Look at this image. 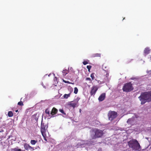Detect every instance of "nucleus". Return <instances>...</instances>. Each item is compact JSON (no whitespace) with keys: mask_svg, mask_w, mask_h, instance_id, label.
Segmentation results:
<instances>
[{"mask_svg":"<svg viewBox=\"0 0 151 151\" xmlns=\"http://www.w3.org/2000/svg\"><path fill=\"white\" fill-rule=\"evenodd\" d=\"M117 113L114 111H109L108 114L109 120L112 121L117 116Z\"/></svg>","mask_w":151,"mask_h":151,"instance_id":"5","label":"nucleus"},{"mask_svg":"<svg viewBox=\"0 0 151 151\" xmlns=\"http://www.w3.org/2000/svg\"><path fill=\"white\" fill-rule=\"evenodd\" d=\"M14 151H22L21 149H18L17 148H15L14 149Z\"/></svg>","mask_w":151,"mask_h":151,"instance_id":"28","label":"nucleus"},{"mask_svg":"<svg viewBox=\"0 0 151 151\" xmlns=\"http://www.w3.org/2000/svg\"><path fill=\"white\" fill-rule=\"evenodd\" d=\"M102 68L104 70V71L105 70L104 69L106 68V67L105 66H104V65H103Z\"/></svg>","mask_w":151,"mask_h":151,"instance_id":"33","label":"nucleus"},{"mask_svg":"<svg viewBox=\"0 0 151 151\" xmlns=\"http://www.w3.org/2000/svg\"><path fill=\"white\" fill-rule=\"evenodd\" d=\"M2 122L1 120H0V122Z\"/></svg>","mask_w":151,"mask_h":151,"instance_id":"40","label":"nucleus"},{"mask_svg":"<svg viewBox=\"0 0 151 151\" xmlns=\"http://www.w3.org/2000/svg\"><path fill=\"white\" fill-rule=\"evenodd\" d=\"M38 118H36L34 119L35 120V121H34V122H37V123L38 122Z\"/></svg>","mask_w":151,"mask_h":151,"instance_id":"29","label":"nucleus"},{"mask_svg":"<svg viewBox=\"0 0 151 151\" xmlns=\"http://www.w3.org/2000/svg\"><path fill=\"white\" fill-rule=\"evenodd\" d=\"M105 95L106 94L105 93H102L99 97V101H103L105 99Z\"/></svg>","mask_w":151,"mask_h":151,"instance_id":"9","label":"nucleus"},{"mask_svg":"<svg viewBox=\"0 0 151 151\" xmlns=\"http://www.w3.org/2000/svg\"><path fill=\"white\" fill-rule=\"evenodd\" d=\"M86 81H91V79L90 78H87L86 79Z\"/></svg>","mask_w":151,"mask_h":151,"instance_id":"31","label":"nucleus"},{"mask_svg":"<svg viewBox=\"0 0 151 151\" xmlns=\"http://www.w3.org/2000/svg\"><path fill=\"white\" fill-rule=\"evenodd\" d=\"M98 88L96 86H93L91 89L90 93L91 95H94L96 93Z\"/></svg>","mask_w":151,"mask_h":151,"instance_id":"7","label":"nucleus"},{"mask_svg":"<svg viewBox=\"0 0 151 151\" xmlns=\"http://www.w3.org/2000/svg\"><path fill=\"white\" fill-rule=\"evenodd\" d=\"M105 71L106 72V78H104V81H109L108 76H109V71L108 70H106Z\"/></svg>","mask_w":151,"mask_h":151,"instance_id":"10","label":"nucleus"},{"mask_svg":"<svg viewBox=\"0 0 151 151\" xmlns=\"http://www.w3.org/2000/svg\"><path fill=\"white\" fill-rule=\"evenodd\" d=\"M69 70L66 69L63 70L62 72L63 75V76H65L69 72Z\"/></svg>","mask_w":151,"mask_h":151,"instance_id":"16","label":"nucleus"},{"mask_svg":"<svg viewBox=\"0 0 151 151\" xmlns=\"http://www.w3.org/2000/svg\"><path fill=\"white\" fill-rule=\"evenodd\" d=\"M48 127V125L47 123H41V132H46Z\"/></svg>","mask_w":151,"mask_h":151,"instance_id":"6","label":"nucleus"},{"mask_svg":"<svg viewBox=\"0 0 151 151\" xmlns=\"http://www.w3.org/2000/svg\"><path fill=\"white\" fill-rule=\"evenodd\" d=\"M46 137H44V140H45L47 142V139H46Z\"/></svg>","mask_w":151,"mask_h":151,"instance_id":"35","label":"nucleus"},{"mask_svg":"<svg viewBox=\"0 0 151 151\" xmlns=\"http://www.w3.org/2000/svg\"><path fill=\"white\" fill-rule=\"evenodd\" d=\"M94 75V73H91V75L90 76L91 77V78L93 80L95 78Z\"/></svg>","mask_w":151,"mask_h":151,"instance_id":"23","label":"nucleus"},{"mask_svg":"<svg viewBox=\"0 0 151 151\" xmlns=\"http://www.w3.org/2000/svg\"><path fill=\"white\" fill-rule=\"evenodd\" d=\"M29 149H30L31 150H34V148L31 147L30 145H29Z\"/></svg>","mask_w":151,"mask_h":151,"instance_id":"32","label":"nucleus"},{"mask_svg":"<svg viewBox=\"0 0 151 151\" xmlns=\"http://www.w3.org/2000/svg\"><path fill=\"white\" fill-rule=\"evenodd\" d=\"M22 99V98H21V100Z\"/></svg>","mask_w":151,"mask_h":151,"instance_id":"42","label":"nucleus"},{"mask_svg":"<svg viewBox=\"0 0 151 151\" xmlns=\"http://www.w3.org/2000/svg\"><path fill=\"white\" fill-rule=\"evenodd\" d=\"M70 93H69L68 94H65L64 95V98L67 99L68 97H70Z\"/></svg>","mask_w":151,"mask_h":151,"instance_id":"20","label":"nucleus"},{"mask_svg":"<svg viewBox=\"0 0 151 151\" xmlns=\"http://www.w3.org/2000/svg\"><path fill=\"white\" fill-rule=\"evenodd\" d=\"M142 97L147 100V102H149L151 101V92H145L141 93L140 96L138 97V98Z\"/></svg>","mask_w":151,"mask_h":151,"instance_id":"4","label":"nucleus"},{"mask_svg":"<svg viewBox=\"0 0 151 151\" xmlns=\"http://www.w3.org/2000/svg\"><path fill=\"white\" fill-rule=\"evenodd\" d=\"M128 145L130 148L135 151H140L141 148L139 144L137 139H132L128 142Z\"/></svg>","mask_w":151,"mask_h":151,"instance_id":"1","label":"nucleus"},{"mask_svg":"<svg viewBox=\"0 0 151 151\" xmlns=\"http://www.w3.org/2000/svg\"><path fill=\"white\" fill-rule=\"evenodd\" d=\"M50 108H47L45 110V113L46 114H47L49 116H51V115H50Z\"/></svg>","mask_w":151,"mask_h":151,"instance_id":"12","label":"nucleus"},{"mask_svg":"<svg viewBox=\"0 0 151 151\" xmlns=\"http://www.w3.org/2000/svg\"><path fill=\"white\" fill-rule=\"evenodd\" d=\"M129 119H128V121H127V122L128 123V121H129Z\"/></svg>","mask_w":151,"mask_h":151,"instance_id":"38","label":"nucleus"},{"mask_svg":"<svg viewBox=\"0 0 151 151\" xmlns=\"http://www.w3.org/2000/svg\"><path fill=\"white\" fill-rule=\"evenodd\" d=\"M1 132V130H0V132Z\"/></svg>","mask_w":151,"mask_h":151,"instance_id":"41","label":"nucleus"},{"mask_svg":"<svg viewBox=\"0 0 151 151\" xmlns=\"http://www.w3.org/2000/svg\"><path fill=\"white\" fill-rule=\"evenodd\" d=\"M41 123H42V120H41Z\"/></svg>","mask_w":151,"mask_h":151,"instance_id":"39","label":"nucleus"},{"mask_svg":"<svg viewBox=\"0 0 151 151\" xmlns=\"http://www.w3.org/2000/svg\"><path fill=\"white\" fill-rule=\"evenodd\" d=\"M8 115L9 117H11L13 116V114L12 111H9L8 112Z\"/></svg>","mask_w":151,"mask_h":151,"instance_id":"17","label":"nucleus"},{"mask_svg":"<svg viewBox=\"0 0 151 151\" xmlns=\"http://www.w3.org/2000/svg\"><path fill=\"white\" fill-rule=\"evenodd\" d=\"M101 56V54L100 53H94L92 54L91 55L90 57L91 58H93L95 57H100Z\"/></svg>","mask_w":151,"mask_h":151,"instance_id":"11","label":"nucleus"},{"mask_svg":"<svg viewBox=\"0 0 151 151\" xmlns=\"http://www.w3.org/2000/svg\"><path fill=\"white\" fill-rule=\"evenodd\" d=\"M58 112V110L55 107H53L50 111L51 117H53Z\"/></svg>","mask_w":151,"mask_h":151,"instance_id":"8","label":"nucleus"},{"mask_svg":"<svg viewBox=\"0 0 151 151\" xmlns=\"http://www.w3.org/2000/svg\"><path fill=\"white\" fill-rule=\"evenodd\" d=\"M83 63L84 65H86L88 63L86 61H84L83 62Z\"/></svg>","mask_w":151,"mask_h":151,"instance_id":"30","label":"nucleus"},{"mask_svg":"<svg viewBox=\"0 0 151 151\" xmlns=\"http://www.w3.org/2000/svg\"><path fill=\"white\" fill-rule=\"evenodd\" d=\"M133 89L134 88L131 82L125 83L122 87L123 91L126 92H130L132 91Z\"/></svg>","mask_w":151,"mask_h":151,"instance_id":"3","label":"nucleus"},{"mask_svg":"<svg viewBox=\"0 0 151 151\" xmlns=\"http://www.w3.org/2000/svg\"><path fill=\"white\" fill-rule=\"evenodd\" d=\"M78 90L77 87H75L74 88V93L76 94L78 92Z\"/></svg>","mask_w":151,"mask_h":151,"instance_id":"22","label":"nucleus"},{"mask_svg":"<svg viewBox=\"0 0 151 151\" xmlns=\"http://www.w3.org/2000/svg\"><path fill=\"white\" fill-rule=\"evenodd\" d=\"M91 132L93 133L91 135L92 139L101 137L104 134L103 131L96 128L92 129Z\"/></svg>","mask_w":151,"mask_h":151,"instance_id":"2","label":"nucleus"},{"mask_svg":"<svg viewBox=\"0 0 151 151\" xmlns=\"http://www.w3.org/2000/svg\"><path fill=\"white\" fill-rule=\"evenodd\" d=\"M59 111L63 114L66 115V114L65 113L63 109H59Z\"/></svg>","mask_w":151,"mask_h":151,"instance_id":"26","label":"nucleus"},{"mask_svg":"<svg viewBox=\"0 0 151 151\" xmlns=\"http://www.w3.org/2000/svg\"><path fill=\"white\" fill-rule=\"evenodd\" d=\"M150 52V50L149 48H146L144 50V53L147 55Z\"/></svg>","mask_w":151,"mask_h":151,"instance_id":"15","label":"nucleus"},{"mask_svg":"<svg viewBox=\"0 0 151 151\" xmlns=\"http://www.w3.org/2000/svg\"><path fill=\"white\" fill-rule=\"evenodd\" d=\"M18 105L20 106H22L24 105L22 101H20L18 102Z\"/></svg>","mask_w":151,"mask_h":151,"instance_id":"24","label":"nucleus"},{"mask_svg":"<svg viewBox=\"0 0 151 151\" xmlns=\"http://www.w3.org/2000/svg\"><path fill=\"white\" fill-rule=\"evenodd\" d=\"M18 110H16L15 111V112H18Z\"/></svg>","mask_w":151,"mask_h":151,"instance_id":"36","label":"nucleus"},{"mask_svg":"<svg viewBox=\"0 0 151 151\" xmlns=\"http://www.w3.org/2000/svg\"><path fill=\"white\" fill-rule=\"evenodd\" d=\"M77 102H75L73 101L71 102L70 104V106L72 107L73 108H75L77 105Z\"/></svg>","mask_w":151,"mask_h":151,"instance_id":"14","label":"nucleus"},{"mask_svg":"<svg viewBox=\"0 0 151 151\" xmlns=\"http://www.w3.org/2000/svg\"><path fill=\"white\" fill-rule=\"evenodd\" d=\"M147 73H149L150 74H151V70H149V71H147Z\"/></svg>","mask_w":151,"mask_h":151,"instance_id":"34","label":"nucleus"},{"mask_svg":"<svg viewBox=\"0 0 151 151\" xmlns=\"http://www.w3.org/2000/svg\"><path fill=\"white\" fill-rule=\"evenodd\" d=\"M63 82H64L65 83H69V84H73V83H70V82H69V81H65V80H64V79H63Z\"/></svg>","mask_w":151,"mask_h":151,"instance_id":"25","label":"nucleus"},{"mask_svg":"<svg viewBox=\"0 0 151 151\" xmlns=\"http://www.w3.org/2000/svg\"><path fill=\"white\" fill-rule=\"evenodd\" d=\"M91 68V65H87V68L88 70V72H90V70Z\"/></svg>","mask_w":151,"mask_h":151,"instance_id":"27","label":"nucleus"},{"mask_svg":"<svg viewBox=\"0 0 151 151\" xmlns=\"http://www.w3.org/2000/svg\"><path fill=\"white\" fill-rule=\"evenodd\" d=\"M139 100L141 101V104H145L147 101V100H146L144 99H143L142 97L140 98H138Z\"/></svg>","mask_w":151,"mask_h":151,"instance_id":"13","label":"nucleus"},{"mask_svg":"<svg viewBox=\"0 0 151 151\" xmlns=\"http://www.w3.org/2000/svg\"><path fill=\"white\" fill-rule=\"evenodd\" d=\"M45 132H41L42 134L43 137V138L45 137H47L46 135L45 134Z\"/></svg>","mask_w":151,"mask_h":151,"instance_id":"21","label":"nucleus"},{"mask_svg":"<svg viewBox=\"0 0 151 151\" xmlns=\"http://www.w3.org/2000/svg\"><path fill=\"white\" fill-rule=\"evenodd\" d=\"M37 142V140H31L30 141V143L32 145H34Z\"/></svg>","mask_w":151,"mask_h":151,"instance_id":"18","label":"nucleus"},{"mask_svg":"<svg viewBox=\"0 0 151 151\" xmlns=\"http://www.w3.org/2000/svg\"><path fill=\"white\" fill-rule=\"evenodd\" d=\"M35 117V116H32V117H34H34Z\"/></svg>","mask_w":151,"mask_h":151,"instance_id":"37","label":"nucleus"},{"mask_svg":"<svg viewBox=\"0 0 151 151\" xmlns=\"http://www.w3.org/2000/svg\"><path fill=\"white\" fill-rule=\"evenodd\" d=\"M29 145L27 144H25L24 145V148L26 150H28L29 149Z\"/></svg>","mask_w":151,"mask_h":151,"instance_id":"19","label":"nucleus"}]
</instances>
